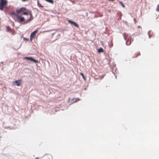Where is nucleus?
Returning a JSON list of instances; mask_svg holds the SVG:
<instances>
[{
    "label": "nucleus",
    "instance_id": "nucleus-9",
    "mask_svg": "<svg viewBox=\"0 0 159 159\" xmlns=\"http://www.w3.org/2000/svg\"><path fill=\"white\" fill-rule=\"evenodd\" d=\"M30 18H29V19L27 20V21L26 22H25V23H28V22H30L31 20H32L33 19V16H32V14L31 13H30Z\"/></svg>",
    "mask_w": 159,
    "mask_h": 159
},
{
    "label": "nucleus",
    "instance_id": "nucleus-6",
    "mask_svg": "<svg viewBox=\"0 0 159 159\" xmlns=\"http://www.w3.org/2000/svg\"><path fill=\"white\" fill-rule=\"evenodd\" d=\"M68 22L71 25H74L76 27H79V25L75 22L70 20H68Z\"/></svg>",
    "mask_w": 159,
    "mask_h": 159
},
{
    "label": "nucleus",
    "instance_id": "nucleus-1",
    "mask_svg": "<svg viewBox=\"0 0 159 159\" xmlns=\"http://www.w3.org/2000/svg\"><path fill=\"white\" fill-rule=\"evenodd\" d=\"M7 1L6 0H0V10H3L4 7L7 5Z\"/></svg>",
    "mask_w": 159,
    "mask_h": 159
},
{
    "label": "nucleus",
    "instance_id": "nucleus-2",
    "mask_svg": "<svg viewBox=\"0 0 159 159\" xmlns=\"http://www.w3.org/2000/svg\"><path fill=\"white\" fill-rule=\"evenodd\" d=\"M22 83V80H16L15 81L13 82V84L14 85H16L18 86H20Z\"/></svg>",
    "mask_w": 159,
    "mask_h": 159
},
{
    "label": "nucleus",
    "instance_id": "nucleus-20",
    "mask_svg": "<svg viewBox=\"0 0 159 159\" xmlns=\"http://www.w3.org/2000/svg\"><path fill=\"white\" fill-rule=\"evenodd\" d=\"M21 0L23 2H25L26 1H27V0Z\"/></svg>",
    "mask_w": 159,
    "mask_h": 159
},
{
    "label": "nucleus",
    "instance_id": "nucleus-10",
    "mask_svg": "<svg viewBox=\"0 0 159 159\" xmlns=\"http://www.w3.org/2000/svg\"><path fill=\"white\" fill-rule=\"evenodd\" d=\"M46 1L49 2L52 4H53L54 2L53 0H44Z\"/></svg>",
    "mask_w": 159,
    "mask_h": 159
},
{
    "label": "nucleus",
    "instance_id": "nucleus-7",
    "mask_svg": "<svg viewBox=\"0 0 159 159\" xmlns=\"http://www.w3.org/2000/svg\"><path fill=\"white\" fill-rule=\"evenodd\" d=\"M26 10V9L25 8L23 7L19 10H16V12L18 14L22 12L25 11Z\"/></svg>",
    "mask_w": 159,
    "mask_h": 159
},
{
    "label": "nucleus",
    "instance_id": "nucleus-22",
    "mask_svg": "<svg viewBox=\"0 0 159 159\" xmlns=\"http://www.w3.org/2000/svg\"><path fill=\"white\" fill-rule=\"evenodd\" d=\"M35 159H39V158L36 157V158H35Z\"/></svg>",
    "mask_w": 159,
    "mask_h": 159
},
{
    "label": "nucleus",
    "instance_id": "nucleus-23",
    "mask_svg": "<svg viewBox=\"0 0 159 159\" xmlns=\"http://www.w3.org/2000/svg\"><path fill=\"white\" fill-rule=\"evenodd\" d=\"M84 89L86 90V88H85Z\"/></svg>",
    "mask_w": 159,
    "mask_h": 159
},
{
    "label": "nucleus",
    "instance_id": "nucleus-5",
    "mask_svg": "<svg viewBox=\"0 0 159 159\" xmlns=\"http://www.w3.org/2000/svg\"><path fill=\"white\" fill-rule=\"evenodd\" d=\"M38 30H36L34 31V32H32L30 36V40L32 41V40L34 39V38L35 36V34L37 32Z\"/></svg>",
    "mask_w": 159,
    "mask_h": 159
},
{
    "label": "nucleus",
    "instance_id": "nucleus-24",
    "mask_svg": "<svg viewBox=\"0 0 159 159\" xmlns=\"http://www.w3.org/2000/svg\"><path fill=\"white\" fill-rule=\"evenodd\" d=\"M134 20H135V18H134Z\"/></svg>",
    "mask_w": 159,
    "mask_h": 159
},
{
    "label": "nucleus",
    "instance_id": "nucleus-11",
    "mask_svg": "<svg viewBox=\"0 0 159 159\" xmlns=\"http://www.w3.org/2000/svg\"><path fill=\"white\" fill-rule=\"evenodd\" d=\"M103 49L102 48H100L99 49H98V52L99 53L102 52H103Z\"/></svg>",
    "mask_w": 159,
    "mask_h": 159
},
{
    "label": "nucleus",
    "instance_id": "nucleus-16",
    "mask_svg": "<svg viewBox=\"0 0 159 159\" xmlns=\"http://www.w3.org/2000/svg\"><path fill=\"white\" fill-rule=\"evenodd\" d=\"M22 14L23 15H28V13H27V12H24Z\"/></svg>",
    "mask_w": 159,
    "mask_h": 159
},
{
    "label": "nucleus",
    "instance_id": "nucleus-15",
    "mask_svg": "<svg viewBox=\"0 0 159 159\" xmlns=\"http://www.w3.org/2000/svg\"><path fill=\"white\" fill-rule=\"evenodd\" d=\"M119 3L123 7H125V5L123 4V2H120Z\"/></svg>",
    "mask_w": 159,
    "mask_h": 159
},
{
    "label": "nucleus",
    "instance_id": "nucleus-3",
    "mask_svg": "<svg viewBox=\"0 0 159 159\" xmlns=\"http://www.w3.org/2000/svg\"><path fill=\"white\" fill-rule=\"evenodd\" d=\"M124 39L126 41V44L127 45H129L131 43V41H129V39H127L128 35L125 34H123Z\"/></svg>",
    "mask_w": 159,
    "mask_h": 159
},
{
    "label": "nucleus",
    "instance_id": "nucleus-8",
    "mask_svg": "<svg viewBox=\"0 0 159 159\" xmlns=\"http://www.w3.org/2000/svg\"><path fill=\"white\" fill-rule=\"evenodd\" d=\"M17 19H19V21L20 22H22L25 20V18L23 17H22L18 15L17 16Z\"/></svg>",
    "mask_w": 159,
    "mask_h": 159
},
{
    "label": "nucleus",
    "instance_id": "nucleus-21",
    "mask_svg": "<svg viewBox=\"0 0 159 159\" xmlns=\"http://www.w3.org/2000/svg\"><path fill=\"white\" fill-rule=\"evenodd\" d=\"M108 0L109 1H114L115 0Z\"/></svg>",
    "mask_w": 159,
    "mask_h": 159
},
{
    "label": "nucleus",
    "instance_id": "nucleus-4",
    "mask_svg": "<svg viewBox=\"0 0 159 159\" xmlns=\"http://www.w3.org/2000/svg\"><path fill=\"white\" fill-rule=\"evenodd\" d=\"M24 59H26L27 60L30 61H33L34 62L37 63L38 62V61L37 60L34 59L32 57H25L24 58Z\"/></svg>",
    "mask_w": 159,
    "mask_h": 159
},
{
    "label": "nucleus",
    "instance_id": "nucleus-13",
    "mask_svg": "<svg viewBox=\"0 0 159 159\" xmlns=\"http://www.w3.org/2000/svg\"><path fill=\"white\" fill-rule=\"evenodd\" d=\"M38 6L41 7H43V6L38 1Z\"/></svg>",
    "mask_w": 159,
    "mask_h": 159
},
{
    "label": "nucleus",
    "instance_id": "nucleus-12",
    "mask_svg": "<svg viewBox=\"0 0 159 159\" xmlns=\"http://www.w3.org/2000/svg\"><path fill=\"white\" fill-rule=\"evenodd\" d=\"M72 100H73V103L75 102H77L78 100H80V99L79 98H77L76 99H73Z\"/></svg>",
    "mask_w": 159,
    "mask_h": 159
},
{
    "label": "nucleus",
    "instance_id": "nucleus-14",
    "mask_svg": "<svg viewBox=\"0 0 159 159\" xmlns=\"http://www.w3.org/2000/svg\"><path fill=\"white\" fill-rule=\"evenodd\" d=\"M11 14L12 15H13L15 16H16L17 17V16H18V15L16 14L15 12H12L11 13Z\"/></svg>",
    "mask_w": 159,
    "mask_h": 159
},
{
    "label": "nucleus",
    "instance_id": "nucleus-17",
    "mask_svg": "<svg viewBox=\"0 0 159 159\" xmlns=\"http://www.w3.org/2000/svg\"><path fill=\"white\" fill-rule=\"evenodd\" d=\"M80 74L82 76L83 78V79H85L84 78V74L82 73H80Z\"/></svg>",
    "mask_w": 159,
    "mask_h": 159
},
{
    "label": "nucleus",
    "instance_id": "nucleus-18",
    "mask_svg": "<svg viewBox=\"0 0 159 159\" xmlns=\"http://www.w3.org/2000/svg\"><path fill=\"white\" fill-rule=\"evenodd\" d=\"M157 10L159 11V5L157 7Z\"/></svg>",
    "mask_w": 159,
    "mask_h": 159
},
{
    "label": "nucleus",
    "instance_id": "nucleus-19",
    "mask_svg": "<svg viewBox=\"0 0 159 159\" xmlns=\"http://www.w3.org/2000/svg\"><path fill=\"white\" fill-rule=\"evenodd\" d=\"M24 39L26 40H27V41L29 40L28 39H26V38H25Z\"/></svg>",
    "mask_w": 159,
    "mask_h": 159
}]
</instances>
